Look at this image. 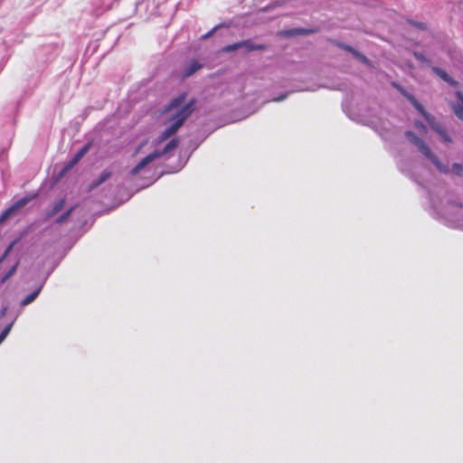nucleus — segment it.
<instances>
[{
  "label": "nucleus",
  "instance_id": "obj_4",
  "mask_svg": "<svg viewBox=\"0 0 463 463\" xmlns=\"http://www.w3.org/2000/svg\"><path fill=\"white\" fill-rule=\"evenodd\" d=\"M442 216L456 226L463 228V216L461 215L460 204L452 203L448 205L444 209Z\"/></svg>",
  "mask_w": 463,
  "mask_h": 463
},
{
  "label": "nucleus",
  "instance_id": "obj_30",
  "mask_svg": "<svg viewBox=\"0 0 463 463\" xmlns=\"http://www.w3.org/2000/svg\"><path fill=\"white\" fill-rule=\"evenodd\" d=\"M213 31H214V28H213L212 31H210L209 33H207L203 36V38H207V37H209L210 35H212V33H213Z\"/></svg>",
  "mask_w": 463,
  "mask_h": 463
},
{
  "label": "nucleus",
  "instance_id": "obj_1",
  "mask_svg": "<svg viewBox=\"0 0 463 463\" xmlns=\"http://www.w3.org/2000/svg\"><path fill=\"white\" fill-rule=\"evenodd\" d=\"M194 100L185 102V95H180L170 102L165 113L169 127L164 130L160 137V141L169 138L183 125L184 120L194 110Z\"/></svg>",
  "mask_w": 463,
  "mask_h": 463
},
{
  "label": "nucleus",
  "instance_id": "obj_15",
  "mask_svg": "<svg viewBox=\"0 0 463 463\" xmlns=\"http://www.w3.org/2000/svg\"><path fill=\"white\" fill-rule=\"evenodd\" d=\"M19 262V259H16L12 267L9 269V270L3 275V277L0 279V282L2 284L5 283L10 277H12L15 273Z\"/></svg>",
  "mask_w": 463,
  "mask_h": 463
},
{
  "label": "nucleus",
  "instance_id": "obj_20",
  "mask_svg": "<svg viewBox=\"0 0 463 463\" xmlns=\"http://www.w3.org/2000/svg\"><path fill=\"white\" fill-rule=\"evenodd\" d=\"M451 171L456 175H458V176L463 175V166L460 164H458V163L453 164Z\"/></svg>",
  "mask_w": 463,
  "mask_h": 463
},
{
  "label": "nucleus",
  "instance_id": "obj_2",
  "mask_svg": "<svg viewBox=\"0 0 463 463\" xmlns=\"http://www.w3.org/2000/svg\"><path fill=\"white\" fill-rule=\"evenodd\" d=\"M406 137L408 139L417 146L419 151L426 156L428 159H430L433 165L442 173H448L449 167L445 165H443L439 158L431 152L430 148L425 142L420 139V137H416L412 132H406Z\"/></svg>",
  "mask_w": 463,
  "mask_h": 463
},
{
  "label": "nucleus",
  "instance_id": "obj_3",
  "mask_svg": "<svg viewBox=\"0 0 463 463\" xmlns=\"http://www.w3.org/2000/svg\"><path fill=\"white\" fill-rule=\"evenodd\" d=\"M162 153L155 150L142 158L129 172L131 175H144L150 171L152 163L159 158Z\"/></svg>",
  "mask_w": 463,
  "mask_h": 463
},
{
  "label": "nucleus",
  "instance_id": "obj_19",
  "mask_svg": "<svg viewBox=\"0 0 463 463\" xmlns=\"http://www.w3.org/2000/svg\"><path fill=\"white\" fill-rule=\"evenodd\" d=\"M14 213V208L9 207L5 212H3L0 215V224L3 223L11 214Z\"/></svg>",
  "mask_w": 463,
  "mask_h": 463
},
{
  "label": "nucleus",
  "instance_id": "obj_6",
  "mask_svg": "<svg viewBox=\"0 0 463 463\" xmlns=\"http://www.w3.org/2000/svg\"><path fill=\"white\" fill-rule=\"evenodd\" d=\"M410 99L412 101L413 105L415 106V108L423 114V116L426 118V120L429 122V124L430 125L431 128L437 132L439 135H440L445 129L439 125V124H437L434 122V118L432 117H430V115H427L424 111H423V108L421 107V105L416 100L414 99L413 98H410Z\"/></svg>",
  "mask_w": 463,
  "mask_h": 463
},
{
  "label": "nucleus",
  "instance_id": "obj_29",
  "mask_svg": "<svg viewBox=\"0 0 463 463\" xmlns=\"http://www.w3.org/2000/svg\"><path fill=\"white\" fill-rule=\"evenodd\" d=\"M7 311V307H3L1 310H0V317H4Z\"/></svg>",
  "mask_w": 463,
  "mask_h": 463
},
{
  "label": "nucleus",
  "instance_id": "obj_11",
  "mask_svg": "<svg viewBox=\"0 0 463 463\" xmlns=\"http://www.w3.org/2000/svg\"><path fill=\"white\" fill-rule=\"evenodd\" d=\"M432 71L444 81L448 82L449 84L452 86H457L458 82L454 80L444 70L439 68V67H433Z\"/></svg>",
  "mask_w": 463,
  "mask_h": 463
},
{
  "label": "nucleus",
  "instance_id": "obj_5",
  "mask_svg": "<svg viewBox=\"0 0 463 463\" xmlns=\"http://www.w3.org/2000/svg\"><path fill=\"white\" fill-rule=\"evenodd\" d=\"M240 48H245L247 52L255 51V50H263L264 46L261 44H253L250 41H241L235 43L233 44L227 45L223 48V52H230Z\"/></svg>",
  "mask_w": 463,
  "mask_h": 463
},
{
  "label": "nucleus",
  "instance_id": "obj_14",
  "mask_svg": "<svg viewBox=\"0 0 463 463\" xmlns=\"http://www.w3.org/2000/svg\"><path fill=\"white\" fill-rule=\"evenodd\" d=\"M41 290H42V286H40L33 292H32L26 298H24L21 302V306L25 307V306L31 304L38 297Z\"/></svg>",
  "mask_w": 463,
  "mask_h": 463
},
{
  "label": "nucleus",
  "instance_id": "obj_24",
  "mask_svg": "<svg viewBox=\"0 0 463 463\" xmlns=\"http://www.w3.org/2000/svg\"><path fill=\"white\" fill-rule=\"evenodd\" d=\"M414 56L415 58L421 61V62H427L429 63V61L424 57V55L422 53H420V52H414Z\"/></svg>",
  "mask_w": 463,
  "mask_h": 463
},
{
  "label": "nucleus",
  "instance_id": "obj_22",
  "mask_svg": "<svg viewBox=\"0 0 463 463\" xmlns=\"http://www.w3.org/2000/svg\"><path fill=\"white\" fill-rule=\"evenodd\" d=\"M347 50L350 51L362 62H364V63L368 62V60L364 55L357 52L356 51L353 50L351 47H348Z\"/></svg>",
  "mask_w": 463,
  "mask_h": 463
},
{
  "label": "nucleus",
  "instance_id": "obj_12",
  "mask_svg": "<svg viewBox=\"0 0 463 463\" xmlns=\"http://www.w3.org/2000/svg\"><path fill=\"white\" fill-rule=\"evenodd\" d=\"M64 204H65L64 199H60L57 202H55L52 204V208L46 213V219L48 220V219L53 217L56 213H58L64 207Z\"/></svg>",
  "mask_w": 463,
  "mask_h": 463
},
{
  "label": "nucleus",
  "instance_id": "obj_16",
  "mask_svg": "<svg viewBox=\"0 0 463 463\" xmlns=\"http://www.w3.org/2000/svg\"><path fill=\"white\" fill-rule=\"evenodd\" d=\"M34 196H26L20 200H18L16 203H14L11 207L14 208V211L16 212L24 205H26Z\"/></svg>",
  "mask_w": 463,
  "mask_h": 463
},
{
  "label": "nucleus",
  "instance_id": "obj_21",
  "mask_svg": "<svg viewBox=\"0 0 463 463\" xmlns=\"http://www.w3.org/2000/svg\"><path fill=\"white\" fill-rule=\"evenodd\" d=\"M13 322H11L10 324H8L5 328L4 330L1 332L0 334V344L6 338V336L8 335L12 326H13Z\"/></svg>",
  "mask_w": 463,
  "mask_h": 463
},
{
  "label": "nucleus",
  "instance_id": "obj_17",
  "mask_svg": "<svg viewBox=\"0 0 463 463\" xmlns=\"http://www.w3.org/2000/svg\"><path fill=\"white\" fill-rule=\"evenodd\" d=\"M109 176H110V172H107V171L103 172L99 175V177L96 181L93 182V184H91V188L99 186V184L104 183Z\"/></svg>",
  "mask_w": 463,
  "mask_h": 463
},
{
  "label": "nucleus",
  "instance_id": "obj_13",
  "mask_svg": "<svg viewBox=\"0 0 463 463\" xmlns=\"http://www.w3.org/2000/svg\"><path fill=\"white\" fill-rule=\"evenodd\" d=\"M25 232H22L16 239L12 241L0 258V264L7 258L13 249L20 242Z\"/></svg>",
  "mask_w": 463,
  "mask_h": 463
},
{
  "label": "nucleus",
  "instance_id": "obj_28",
  "mask_svg": "<svg viewBox=\"0 0 463 463\" xmlns=\"http://www.w3.org/2000/svg\"><path fill=\"white\" fill-rule=\"evenodd\" d=\"M146 145V142H143L141 143L135 150V155H137L139 154V152L141 151V148Z\"/></svg>",
  "mask_w": 463,
  "mask_h": 463
},
{
  "label": "nucleus",
  "instance_id": "obj_7",
  "mask_svg": "<svg viewBox=\"0 0 463 463\" xmlns=\"http://www.w3.org/2000/svg\"><path fill=\"white\" fill-rule=\"evenodd\" d=\"M410 99L412 101L413 105L415 106V108L423 114V116L426 118V120L429 122V124L430 125L431 128L437 132L439 135H440L445 129L439 125V124H437L434 122V118L432 117H430V115H427L424 111H423V108L421 107V105L416 100L414 99L413 98H410Z\"/></svg>",
  "mask_w": 463,
  "mask_h": 463
},
{
  "label": "nucleus",
  "instance_id": "obj_23",
  "mask_svg": "<svg viewBox=\"0 0 463 463\" xmlns=\"http://www.w3.org/2000/svg\"><path fill=\"white\" fill-rule=\"evenodd\" d=\"M72 210H73V208H71L68 211H66L62 215H61L60 217L57 218L56 222L57 223L64 222L71 215Z\"/></svg>",
  "mask_w": 463,
  "mask_h": 463
},
{
  "label": "nucleus",
  "instance_id": "obj_27",
  "mask_svg": "<svg viewBox=\"0 0 463 463\" xmlns=\"http://www.w3.org/2000/svg\"><path fill=\"white\" fill-rule=\"evenodd\" d=\"M287 96H288V94H283L281 96L274 98L272 100L276 101V102L282 101V100H284L287 98Z\"/></svg>",
  "mask_w": 463,
  "mask_h": 463
},
{
  "label": "nucleus",
  "instance_id": "obj_10",
  "mask_svg": "<svg viewBox=\"0 0 463 463\" xmlns=\"http://www.w3.org/2000/svg\"><path fill=\"white\" fill-rule=\"evenodd\" d=\"M201 68H202L201 63H199L197 61H192L184 69L183 77H184V78L190 77L194 73H195L197 71H199Z\"/></svg>",
  "mask_w": 463,
  "mask_h": 463
},
{
  "label": "nucleus",
  "instance_id": "obj_25",
  "mask_svg": "<svg viewBox=\"0 0 463 463\" xmlns=\"http://www.w3.org/2000/svg\"><path fill=\"white\" fill-rule=\"evenodd\" d=\"M441 138L443 139L444 142H451V137H449V135L446 132V130H444L440 135Z\"/></svg>",
  "mask_w": 463,
  "mask_h": 463
},
{
  "label": "nucleus",
  "instance_id": "obj_9",
  "mask_svg": "<svg viewBox=\"0 0 463 463\" xmlns=\"http://www.w3.org/2000/svg\"><path fill=\"white\" fill-rule=\"evenodd\" d=\"M90 144H86L83 146L73 156L72 160L70 162V164L65 167V171L71 168L74 165H76L84 156L85 154L90 150Z\"/></svg>",
  "mask_w": 463,
  "mask_h": 463
},
{
  "label": "nucleus",
  "instance_id": "obj_8",
  "mask_svg": "<svg viewBox=\"0 0 463 463\" xmlns=\"http://www.w3.org/2000/svg\"><path fill=\"white\" fill-rule=\"evenodd\" d=\"M456 99L451 101V109L456 117L463 121V94L460 91L455 93Z\"/></svg>",
  "mask_w": 463,
  "mask_h": 463
},
{
  "label": "nucleus",
  "instance_id": "obj_18",
  "mask_svg": "<svg viewBox=\"0 0 463 463\" xmlns=\"http://www.w3.org/2000/svg\"><path fill=\"white\" fill-rule=\"evenodd\" d=\"M178 145L177 139H172L164 148L163 151H159V153H162V155L168 153L169 151L175 149Z\"/></svg>",
  "mask_w": 463,
  "mask_h": 463
},
{
  "label": "nucleus",
  "instance_id": "obj_26",
  "mask_svg": "<svg viewBox=\"0 0 463 463\" xmlns=\"http://www.w3.org/2000/svg\"><path fill=\"white\" fill-rule=\"evenodd\" d=\"M415 127L422 132L426 131V127L422 123L415 122Z\"/></svg>",
  "mask_w": 463,
  "mask_h": 463
}]
</instances>
